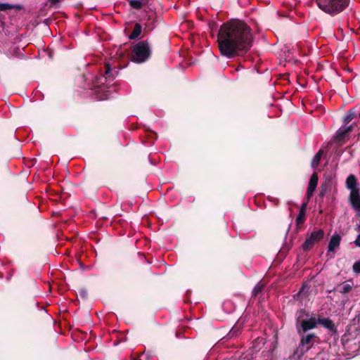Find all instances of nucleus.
Returning a JSON list of instances; mask_svg holds the SVG:
<instances>
[{"label":"nucleus","mask_w":360,"mask_h":360,"mask_svg":"<svg viewBox=\"0 0 360 360\" xmlns=\"http://www.w3.org/2000/svg\"><path fill=\"white\" fill-rule=\"evenodd\" d=\"M217 42L221 56L228 58L243 56L252 46V29L242 20H231L221 25Z\"/></svg>","instance_id":"1"},{"label":"nucleus","mask_w":360,"mask_h":360,"mask_svg":"<svg viewBox=\"0 0 360 360\" xmlns=\"http://www.w3.org/2000/svg\"><path fill=\"white\" fill-rule=\"evenodd\" d=\"M317 317L304 309H300L295 313V328L299 335L314 329L318 325Z\"/></svg>","instance_id":"2"},{"label":"nucleus","mask_w":360,"mask_h":360,"mask_svg":"<svg viewBox=\"0 0 360 360\" xmlns=\"http://www.w3.org/2000/svg\"><path fill=\"white\" fill-rule=\"evenodd\" d=\"M316 2L320 9L333 16L345 9L349 0H316Z\"/></svg>","instance_id":"3"},{"label":"nucleus","mask_w":360,"mask_h":360,"mask_svg":"<svg viewBox=\"0 0 360 360\" xmlns=\"http://www.w3.org/2000/svg\"><path fill=\"white\" fill-rule=\"evenodd\" d=\"M151 56V50L147 40L141 41L132 47L131 60L136 63L147 61Z\"/></svg>","instance_id":"4"},{"label":"nucleus","mask_w":360,"mask_h":360,"mask_svg":"<svg viewBox=\"0 0 360 360\" xmlns=\"http://www.w3.org/2000/svg\"><path fill=\"white\" fill-rule=\"evenodd\" d=\"M300 336V342L298 347L293 352V357L300 358L309 351L313 346L314 343L319 340V337L315 333H309L306 335L302 334Z\"/></svg>","instance_id":"5"},{"label":"nucleus","mask_w":360,"mask_h":360,"mask_svg":"<svg viewBox=\"0 0 360 360\" xmlns=\"http://www.w3.org/2000/svg\"><path fill=\"white\" fill-rule=\"evenodd\" d=\"M324 231L321 229H314L310 234L307 236L305 241L302 245L304 251L311 250L314 245L320 242L324 237Z\"/></svg>","instance_id":"6"},{"label":"nucleus","mask_w":360,"mask_h":360,"mask_svg":"<svg viewBox=\"0 0 360 360\" xmlns=\"http://www.w3.org/2000/svg\"><path fill=\"white\" fill-rule=\"evenodd\" d=\"M318 324H320L323 328L329 330L333 333H337V328L333 321L329 318H323L321 316L317 317Z\"/></svg>","instance_id":"7"},{"label":"nucleus","mask_w":360,"mask_h":360,"mask_svg":"<svg viewBox=\"0 0 360 360\" xmlns=\"http://www.w3.org/2000/svg\"><path fill=\"white\" fill-rule=\"evenodd\" d=\"M319 181V176L316 172H314L310 177L309 182L307 190V197L308 199L312 196L316 190Z\"/></svg>","instance_id":"8"},{"label":"nucleus","mask_w":360,"mask_h":360,"mask_svg":"<svg viewBox=\"0 0 360 360\" xmlns=\"http://www.w3.org/2000/svg\"><path fill=\"white\" fill-rule=\"evenodd\" d=\"M341 240L342 238L339 234H333L329 240L327 253L333 252L338 248H339Z\"/></svg>","instance_id":"9"},{"label":"nucleus","mask_w":360,"mask_h":360,"mask_svg":"<svg viewBox=\"0 0 360 360\" xmlns=\"http://www.w3.org/2000/svg\"><path fill=\"white\" fill-rule=\"evenodd\" d=\"M346 188L350 191V193L360 191L357 187L358 181L355 175L349 174L346 179Z\"/></svg>","instance_id":"10"},{"label":"nucleus","mask_w":360,"mask_h":360,"mask_svg":"<svg viewBox=\"0 0 360 360\" xmlns=\"http://www.w3.org/2000/svg\"><path fill=\"white\" fill-rule=\"evenodd\" d=\"M349 201L354 210L360 212V191L349 193Z\"/></svg>","instance_id":"11"},{"label":"nucleus","mask_w":360,"mask_h":360,"mask_svg":"<svg viewBox=\"0 0 360 360\" xmlns=\"http://www.w3.org/2000/svg\"><path fill=\"white\" fill-rule=\"evenodd\" d=\"M331 180L327 179L325 181H323L321 185L319 196L321 198H323L327 193V192H328L331 189Z\"/></svg>","instance_id":"12"},{"label":"nucleus","mask_w":360,"mask_h":360,"mask_svg":"<svg viewBox=\"0 0 360 360\" xmlns=\"http://www.w3.org/2000/svg\"><path fill=\"white\" fill-rule=\"evenodd\" d=\"M357 112L355 108L349 110L343 117L342 122L345 125L348 124L353 119L356 117Z\"/></svg>","instance_id":"13"},{"label":"nucleus","mask_w":360,"mask_h":360,"mask_svg":"<svg viewBox=\"0 0 360 360\" xmlns=\"http://www.w3.org/2000/svg\"><path fill=\"white\" fill-rule=\"evenodd\" d=\"M118 74V71L113 70L110 64L106 63L105 64V72L104 77L105 79H113Z\"/></svg>","instance_id":"14"},{"label":"nucleus","mask_w":360,"mask_h":360,"mask_svg":"<svg viewBox=\"0 0 360 360\" xmlns=\"http://www.w3.org/2000/svg\"><path fill=\"white\" fill-rule=\"evenodd\" d=\"M142 32V26L140 23L136 22L134 25L132 32L129 35V39L131 40L136 39L139 37Z\"/></svg>","instance_id":"15"},{"label":"nucleus","mask_w":360,"mask_h":360,"mask_svg":"<svg viewBox=\"0 0 360 360\" xmlns=\"http://www.w3.org/2000/svg\"><path fill=\"white\" fill-rule=\"evenodd\" d=\"M323 154V150L322 149H319V150L316 153L314 158L311 162V167L312 169H316L320 163L321 157Z\"/></svg>","instance_id":"16"},{"label":"nucleus","mask_w":360,"mask_h":360,"mask_svg":"<svg viewBox=\"0 0 360 360\" xmlns=\"http://www.w3.org/2000/svg\"><path fill=\"white\" fill-rule=\"evenodd\" d=\"M16 9L20 11L22 9V6L19 4H10L8 3H0V11H6L7 10Z\"/></svg>","instance_id":"17"},{"label":"nucleus","mask_w":360,"mask_h":360,"mask_svg":"<svg viewBox=\"0 0 360 360\" xmlns=\"http://www.w3.org/2000/svg\"><path fill=\"white\" fill-rule=\"evenodd\" d=\"M349 134L345 129V126H342L337 131L334 136V139L336 141H342Z\"/></svg>","instance_id":"18"},{"label":"nucleus","mask_w":360,"mask_h":360,"mask_svg":"<svg viewBox=\"0 0 360 360\" xmlns=\"http://www.w3.org/2000/svg\"><path fill=\"white\" fill-rule=\"evenodd\" d=\"M266 285L265 282L260 281L259 283H257V285L255 286V288L252 290V294L253 297H257L259 294H260L262 290H264V287Z\"/></svg>","instance_id":"19"},{"label":"nucleus","mask_w":360,"mask_h":360,"mask_svg":"<svg viewBox=\"0 0 360 360\" xmlns=\"http://www.w3.org/2000/svg\"><path fill=\"white\" fill-rule=\"evenodd\" d=\"M305 215H306L305 212H300L299 211V214H298V215H297V217L296 218V220H295L296 226H297V228L300 225L303 224L304 222L305 221V220H306Z\"/></svg>","instance_id":"20"},{"label":"nucleus","mask_w":360,"mask_h":360,"mask_svg":"<svg viewBox=\"0 0 360 360\" xmlns=\"http://www.w3.org/2000/svg\"><path fill=\"white\" fill-rule=\"evenodd\" d=\"M129 5L134 9L140 10L142 8L143 3L141 0H131L129 1Z\"/></svg>","instance_id":"21"},{"label":"nucleus","mask_w":360,"mask_h":360,"mask_svg":"<svg viewBox=\"0 0 360 360\" xmlns=\"http://www.w3.org/2000/svg\"><path fill=\"white\" fill-rule=\"evenodd\" d=\"M341 289H340V292L342 294L348 293L352 290V285L350 284L342 283L340 285Z\"/></svg>","instance_id":"22"},{"label":"nucleus","mask_w":360,"mask_h":360,"mask_svg":"<svg viewBox=\"0 0 360 360\" xmlns=\"http://www.w3.org/2000/svg\"><path fill=\"white\" fill-rule=\"evenodd\" d=\"M352 270L355 274H360V260L354 263Z\"/></svg>","instance_id":"23"},{"label":"nucleus","mask_w":360,"mask_h":360,"mask_svg":"<svg viewBox=\"0 0 360 360\" xmlns=\"http://www.w3.org/2000/svg\"><path fill=\"white\" fill-rule=\"evenodd\" d=\"M343 126H345V124ZM353 129H354V124H350L349 126L345 125V129L347 130L348 134H349L351 131H352Z\"/></svg>","instance_id":"24"},{"label":"nucleus","mask_w":360,"mask_h":360,"mask_svg":"<svg viewBox=\"0 0 360 360\" xmlns=\"http://www.w3.org/2000/svg\"><path fill=\"white\" fill-rule=\"evenodd\" d=\"M307 206V202H304L300 207V212L306 213Z\"/></svg>","instance_id":"25"},{"label":"nucleus","mask_w":360,"mask_h":360,"mask_svg":"<svg viewBox=\"0 0 360 360\" xmlns=\"http://www.w3.org/2000/svg\"><path fill=\"white\" fill-rule=\"evenodd\" d=\"M354 243L356 246L360 248V233L357 236V237Z\"/></svg>","instance_id":"26"},{"label":"nucleus","mask_w":360,"mask_h":360,"mask_svg":"<svg viewBox=\"0 0 360 360\" xmlns=\"http://www.w3.org/2000/svg\"><path fill=\"white\" fill-rule=\"evenodd\" d=\"M79 293H80L81 297H82L83 299H86L87 297V292H86V291L82 290V291H80Z\"/></svg>","instance_id":"27"},{"label":"nucleus","mask_w":360,"mask_h":360,"mask_svg":"<svg viewBox=\"0 0 360 360\" xmlns=\"http://www.w3.org/2000/svg\"><path fill=\"white\" fill-rule=\"evenodd\" d=\"M60 0H49V1L52 4H56L57 3H58Z\"/></svg>","instance_id":"28"},{"label":"nucleus","mask_w":360,"mask_h":360,"mask_svg":"<svg viewBox=\"0 0 360 360\" xmlns=\"http://www.w3.org/2000/svg\"><path fill=\"white\" fill-rule=\"evenodd\" d=\"M303 289H304V288H302L300 290V291H299V292H298V295H300V294L302 292Z\"/></svg>","instance_id":"29"},{"label":"nucleus","mask_w":360,"mask_h":360,"mask_svg":"<svg viewBox=\"0 0 360 360\" xmlns=\"http://www.w3.org/2000/svg\"><path fill=\"white\" fill-rule=\"evenodd\" d=\"M359 116H360V112H359Z\"/></svg>","instance_id":"30"},{"label":"nucleus","mask_w":360,"mask_h":360,"mask_svg":"<svg viewBox=\"0 0 360 360\" xmlns=\"http://www.w3.org/2000/svg\"><path fill=\"white\" fill-rule=\"evenodd\" d=\"M135 360H141V359H135Z\"/></svg>","instance_id":"31"}]
</instances>
